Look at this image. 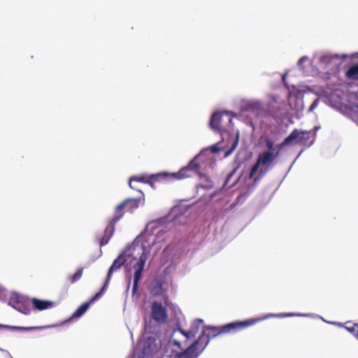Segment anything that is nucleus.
I'll return each mask as SVG.
<instances>
[{"mask_svg":"<svg viewBox=\"0 0 358 358\" xmlns=\"http://www.w3.org/2000/svg\"><path fill=\"white\" fill-rule=\"evenodd\" d=\"M91 300L87 303H84L81 304L73 313L71 317L72 318H78L81 315H83L88 309L90 304L91 303Z\"/></svg>","mask_w":358,"mask_h":358,"instance_id":"obj_17","label":"nucleus"},{"mask_svg":"<svg viewBox=\"0 0 358 358\" xmlns=\"http://www.w3.org/2000/svg\"><path fill=\"white\" fill-rule=\"evenodd\" d=\"M343 327L349 332L355 335L357 338L358 335V323H352L350 321L346 322Z\"/></svg>","mask_w":358,"mask_h":358,"instance_id":"obj_19","label":"nucleus"},{"mask_svg":"<svg viewBox=\"0 0 358 358\" xmlns=\"http://www.w3.org/2000/svg\"><path fill=\"white\" fill-rule=\"evenodd\" d=\"M237 171V168H234L228 175H227V177L226 178V180H225V182H224V185H229V182H230V180L231 178L234 176V175L235 174V173Z\"/></svg>","mask_w":358,"mask_h":358,"instance_id":"obj_24","label":"nucleus"},{"mask_svg":"<svg viewBox=\"0 0 358 358\" xmlns=\"http://www.w3.org/2000/svg\"><path fill=\"white\" fill-rule=\"evenodd\" d=\"M217 149L216 148V147H215V146H213V147H212V151H213V152H216V151H217Z\"/></svg>","mask_w":358,"mask_h":358,"instance_id":"obj_28","label":"nucleus"},{"mask_svg":"<svg viewBox=\"0 0 358 358\" xmlns=\"http://www.w3.org/2000/svg\"><path fill=\"white\" fill-rule=\"evenodd\" d=\"M345 77L351 80H358V64L350 66L345 72Z\"/></svg>","mask_w":358,"mask_h":358,"instance_id":"obj_18","label":"nucleus"},{"mask_svg":"<svg viewBox=\"0 0 358 358\" xmlns=\"http://www.w3.org/2000/svg\"><path fill=\"white\" fill-rule=\"evenodd\" d=\"M167 306L164 303L154 301L150 307V317L158 324H164L168 320Z\"/></svg>","mask_w":358,"mask_h":358,"instance_id":"obj_8","label":"nucleus"},{"mask_svg":"<svg viewBox=\"0 0 358 358\" xmlns=\"http://www.w3.org/2000/svg\"><path fill=\"white\" fill-rule=\"evenodd\" d=\"M33 306L38 310H43L53 306L54 302L50 301H43L38 299L33 298L31 299Z\"/></svg>","mask_w":358,"mask_h":358,"instance_id":"obj_16","label":"nucleus"},{"mask_svg":"<svg viewBox=\"0 0 358 358\" xmlns=\"http://www.w3.org/2000/svg\"><path fill=\"white\" fill-rule=\"evenodd\" d=\"M203 324V320L196 319L191 324L189 331H184L179 328L175 329L170 338V343L178 349H182L183 347L187 345V343L189 338L195 337L196 334L199 331V329Z\"/></svg>","mask_w":358,"mask_h":358,"instance_id":"obj_4","label":"nucleus"},{"mask_svg":"<svg viewBox=\"0 0 358 358\" xmlns=\"http://www.w3.org/2000/svg\"><path fill=\"white\" fill-rule=\"evenodd\" d=\"M200 164L198 162V157H194L189 164L180 169L177 173H166V180H181L189 178L194 174H198L200 177L204 175L200 173Z\"/></svg>","mask_w":358,"mask_h":358,"instance_id":"obj_5","label":"nucleus"},{"mask_svg":"<svg viewBox=\"0 0 358 358\" xmlns=\"http://www.w3.org/2000/svg\"><path fill=\"white\" fill-rule=\"evenodd\" d=\"M161 358H176L175 356L173 357V356H170V355H166V356H162Z\"/></svg>","mask_w":358,"mask_h":358,"instance_id":"obj_26","label":"nucleus"},{"mask_svg":"<svg viewBox=\"0 0 358 358\" xmlns=\"http://www.w3.org/2000/svg\"><path fill=\"white\" fill-rule=\"evenodd\" d=\"M3 292V288L0 286V297L2 296Z\"/></svg>","mask_w":358,"mask_h":358,"instance_id":"obj_27","label":"nucleus"},{"mask_svg":"<svg viewBox=\"0 0 358 358\" xmlns=\"http://www.w3.org/2000/svg\"><path fill=\"white\" fill-rule=\"evenodd\" d=\"M280 316V315L269 314L262 317L252 318L245 321H238L230 322L220 327H205L201 335L196 341H200L199 343V351L202 352L208 344L210 339L215 338L221 334L236 333L241 329L252 326L262 320L270 317Z\"/></svg>","mask_w":358,"mask_h":358,"instance_id":"obj_1","label":"nucleus"},{"mask_svg":"<svg viewBox=\"0 0 358 358\" xmlns=\"http://www.w3.org/2000/svg\"><path fill=\"white\" fill-rule=\"evenodd\" d=\"M238 141H239V132L237 131V133L236 134L235 139H234V142H233V143H232V145L231 146V148L227 152V154L231 152L233 150H234L236 148V147H237V145L238 144Z\"/></svg>","mask_w":358,"mask_h":358,"instance_id":"obj_22","label":"nucleus"},{"mask_svg":"<svg viewBox=\"0 0 358 358\" xmlns=\"http://www.w3.org/2000/svg\"><path fill=\"white\" fill-rule=\"evenodd\" d=\"M4 328L8 329H13V330H19V331H30V330H35V329H41L43 327H15V326H3Z\"/></svg>","mask_w":358,"mask_h":358,"instance_id":"obj_20","label":"nucleus"},{"mask_svg":"<svg viewBox=\"0 0 358 358\" xmlns=\"http://www.w3.org/2000/svg\"><path fill=\"white\" fill-rule=\"evenodd\" d=\"M145 262V259L143 257H141L136 265L134 266V267L136 268L134 276V282L132 287L133 294H134L137 291L138 284L142 276V272L144 268Z\"/></svg>","mask_w":358,"mask_h":358,"instance_id":"obj_14","label":"nucleus"},{"mask_svg":"<svg viewBox=\"0 0 358 358\" xmlns=\"http://www.w3.org/2000/svg\"><path fill=\"white\" fill-rule=\"evenodd\" d=\"M275 157L276 155L271 151H264L259 154L248 174L249 179L253 178V185H256L272 167Z\"/></svg>","mask_w":358,"mask_h":358,"instance_id":"obj_3","label":"nucleus"},{"mask_svg":"<svg viewBox=\"0 0 358 358\" xmlns=\"http://www.w3.org/2000/svg\"><path fill=\"white\" fill-rule=\"evenodd\" d=\"M265 145L267 148V151H271L273 152L274 151V143L271 138H266L265 140Z\"/></svg>","mask_w":358,"mask_h":358,"instance_id":"obj_23","label":"nucleus"},{"mask_svg":"<svg viewBox=\"0 0 358 358\" xmlns=\"http://www.w3.org/2000/svg\"><path fill=\"white\" fill-rule=\"evenodd\" d=\"M200 341H195L192 345L187 347L184 351L177 352L175 355L176 358H196L198 355L201 352H199V343Z\"/></svg>","mask_w":358,"mask_h":358,"instance_id":"obj_13","label":"nucleus"},{"mask_svg":"<svg viewBox=\"0 0 358 358\" xmlns=\"http://www.w3.org/2000/svg\"><path fill=\"white\" fill-rule=\"evenodd\" d=\"M8 304L24 314H29L31 308L29 302L18 294H12L9 298Z\"/></svg>","mask_w":358,"mask_h":358,"instance_id":"obj_10","label":"nucleus"},{"mask_svg":"<svg viewBox=\"0 0 358 358\" xmlns=\"http://www.w3.org/2000/svg\"><path fill=\"white\" fill-rule=\"evenodd\" d=\"M318 103V100L315 99L311 104L309 108V111H313L315 107H317Z\"/></svg>","mask_w":358,"mask_h":358,"instance_id":"obj_25","label":"nucleus"},{"mask_svg":"<svg viewBox=\"0 0 358 358\" xmlns=\"http://www.w3.org/2000/svg\"><path fill=\"white\" fill-rule=\"evenodd\" d=\"M303 57H302V58H301V59H299V63H301V62L303 61Z\"/></svg>","mask_w":358,"mask_h":358,"instance_id":"obj_29","label":"nucleus"},{"mask_svg":"<svg viewBox=\"0 0 358 358\" xmlns=\"http://www.w3.org/2000/svg\"><path fill=\"white\" fill-rule=\"evenodd\" d=\"M126 262V258L124 254H120L113 262L112 265L108 269L105 282L103 283L102 287L100 291L97 292L92 299L91 302H94L98 300L106 292L108 288V283L110 280L112 273L114 271L119 270L122 265Z\"/></svg>","mask_w":358,"mask_h":358,"instance_id":"obj_7","label":"nucleus"},{"mask_svg":"<svg viewBox=\"0 0 358 358\" xmlns=\"http://www.w3.org/2000/svg\"><path fill=\"white\" fill-rule=\"evenodd\" d=\"M313 135L311 131H299L294 129L290 134L283 140L278 147L281 149L294 141H295V143L310 145L313 143V141H310Z\"/></svg>","mask_w":358,"mask_h":358,"instance_id":"obj_6","label":"nucleus"},{"mask_svg":"<svg viewBox=\"0 0 358 358\" xmlns=\"http://www.w3.org/2000/svg\"><path fill=\"white\" fill-rule=\"evenodd\" d=\"M150 293L152 296H162L163 303L165 305H168L169 303V297L166 294V291L163 287V282L161 279L157 278L153 280V282L150 285Z\"/></svg>","mask_w":358,"mask_h":358,"instance_id":"obj_11","label":"nucleus"},{"mask_svg":"<svg viewBox=\"0 0 358 358\" xmlns=\"http://www.w3.org/2000/svg\"><path fill=\"white\" fill-rule=\"evenodd\" d=\"M83 268H79L73 275H70L69 277V280L71 283H74L76 281L79 280L83 275Z\"/></svg>","mask_w":358,"mask_h":358,"instance_id":"obj_21","label":"nucleus"},{"mask_svg":"<svg viewBox=\"0 0 358 358\" xmlns=\"http://www.w3.org/2000/svg\"><path fill=\"white\" fill-rule=\"evenodd\" d=\"M159 346L154 336H148L143 341L142 353L143 356H150L158 351Z\"/></svg>","mask_w":358,"mask_h":358,"instance_id":"obj_12","label":"nucleus"},{"mask_svg":"<svg viewBox=\"0 0 358 358\" xmlns=\"http://www.w3.org/2000/svg\"><path fill=\"white\" fill-rule=\"evenodd\" d=\"M166 172H161L156 174H152L150 176H148L146 174H141L139 176H131L129 178V185L131 188L135 189V187L132 186L131 182L133 181H136L143 183H147L151 186H153L155 182L166 180Z\"/></svg>","mask_w":358,"mask_h":358,"instance_id":"obj_9","label":"nucleus"},{"mask_svg":"<svg viewBox=\"0 0 358 358\" xmlns=\"http://www.w3.org/2000/svg\"><path fill=\"white\" fill-rule=\"evenodd\" d=\"M222 115L220 113H214L210 118L209 125L210 128L219 133H222L223 131V127L221 125Z\"/></svg>","mask_w":358,"mask_h":358,"instance_id":"obj_15","label":"nucleus"},{"mask_svg":"<svg viewBox=\"0 0 358 358\" xmlns=\"http://www.w3.org/2000/svg\"><path fill=\"white\" fill-rule=\"evenodd\" d=\"M140 199L129 198L117 205L115 210L113 216L108 221L107 226L103 231V235L99 238L101 247L106 245L115 231L116 223L123 217L124 212L132 213L139 206Z\"/></svg>","mask_w":358,"mask_h":358,"instance_id":"obj_2","label":"nucleus"}]
</instances>
